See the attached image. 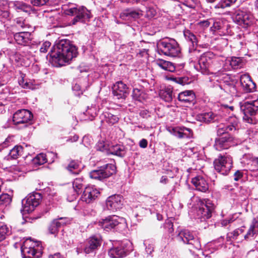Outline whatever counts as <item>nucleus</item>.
Masks as SVG:
<instances>
[{"label":"nucleus","mask_w":258,"mask_h":258,"mask_svg":"<svg viewBox=\"0 0 258 258\" xmlns=\"http://www.w3.org/2000/svg\"><path fill=\"white\" fill-rule=\"evenodd\" d=\"M115 166L113 164H106L90 172L91 178L101 180L107 178L115 172Z\"/></svg>","instance_id":"nucleus-10"},{"label":"nucleus","mask_w":258,"mask_h":258,"mask_svg":"<svg viewBox=\"0 0 258 258\" xmlns=\"http://www.w3.org/2000/svg\"><path fill=\"white\" fill-rule=\"evenodd\" d=\"M200 25L203 27H208L210 25V22L209 21H203L199 23Z\"/></svg>","instance_id":"nucleus-61"},{"label":"nucleus","mask_w":258,"mask_h":258,"mask_svg":"<svg viewBox=\"0 0 258 258\" xmlns=\"http://www.w3.org/2000/svg\"><path fill=\"white\" fill-rule=\"evenodd\" d=\"M123 205V198L121 196L115 195L109 197L106 201V206L108 210L116 211L120 209Z\"/></svg>","instance_id":"nucleus-15"},{"label":"nucleus","mask_w":258,"mask_h":258,"mask_svg":"<svg viewBox=\"0 0 258 258\" xmlns=\"http://www.w3.org/2000/svg\"><path fill=\"white\" fill-rule=\"evenodd\" d=\"M233 139L229 135L217 139L215 141V147L217 150L221 151L223 149H228L234 146Z\"/></svg>","instance_id":"nucleus-16"},{"label":"nucleus","mask_w":258,"mask_h":258,"mask_svg":"<svg viewBox=\"0 0 258 258\" xmlns=\"http://www.w3.org/2000/svg\"><path fill=\"white\" fill-rule=\"evenodd\" d=\"M156 63L157 66L165 71L173 72L175 70L174 64L170 61L158 59L156 60Z\"/></svg>","instance_id":"nucleus-31"},{"label":"nucleus","mask_w":258,"mask_h":258,"mask_svg":"<svg viewBox=\"0 0 258 258\" xmlns=\"http://www.w3.org/2000/svg\"><path fill=\"white\" fill-rule=\"evenodd\" d=\"M148 144V142L146 139H142L140 141L139 143V145L141 148H145L147 147Z\"/></svg>","instance_id":"nucleus-59"},{"label":"nucleus","mask_w":258,"mask_h":258,"mask_svg":"<svg viewBox=\"0 0 258 258\" xmlns=\"http://www.w3.org/2000/svg\"><path fill=\"white\" fill-rule=\"evenodd\" d=\"M49 0H30L31 3L35 6H41L45 5Z\"/></svg>","instance_id":"nucleus-53"},{"label":"nucleus","mask_w":258,"mask_h":258,"mask_svg":"<svg viewBox=\"0 0 258 258\" xmlns=\"http://www.w3.org/2000/svg\"><path fill=\"white\" fill-rule=\"evenodd\" d=\"M0 17L8 18L9 17V13L6 10H2L0 8Z\"/></svg>","instance_id":"nucleus-58"},{"label":"nucleus","mask_w":258,"mask_h":258,"mask_svg":"<svg viewBox=\"0 0 258 258\" xmlns=\"http://www.w3.org/2000/svg\"><path fill=\"white\" fill-rule=\"evenodd\" d=\"M119 218L118 216L113 215L108 216L104 219H102L98 223L99 225L103 229L106 231H109L114 228L119 224Z\"/></svg>","instance_id":"nucleus-19"},{"label":"nucleus","mask_w":258,"mask_h":258,"mask_svg":"<svg viewBox=\"0 0 258 258\" xmlns=\"http://www.w3.org/2000/svg\"><path fill=\"white\" fill-rule=\"evenodd\" d=\"M79 163L77 161H72L68 165L67 168L72 174H78L80 171Z\"/></svg>","instance_id":"nucleus-45"},{"label":"nucleus","mask_w":258,"mask_h":258,"mask_svg":"<svg viewBox=\"0 0 258 258\" xmlns=\"http://www.w3.org/2000/svg\"><path fill=\"white\" fill-rule=\"evenodd\" d=\"M101 244L99 236H93L88 239V243L84 248V252L90 253L94 251Z\"/></svg>","instance_id":"nucleus-21"},{"label":"nucleus","mask_w":258,"mask_h":258,"mask_svg":"<svg viewBox=\"0 0 258 258\" xmlns=\"http://www.w3.org/2000/svg\"><path fill=\"white\" fill-rule=\"evenodd\" d=\"M41 198V195L39 193L33 192L28 195L22 201L21 211L23 214L32 212L39 205Z\"/></svg>","instance_id":"nucleus-8"},{"label":"nucleus","mask_w":258,"mask_h":258,"mask_svg":"<svg viewBox=\"0 0 258 258\" xmlns=\"http://www.w3.org/2000/svg\"><path fill=\"white\" fill-rule=\"evenodd\" d=\"M109 145L105 144L104 143H99L98 144L97 146V150L105 152L107 154V150H108V148H109Z\"/></svg>","instance_id":"nucleus-51"},{"label":"nucleus","mask_w":258,"mask_h":258,"mask_svg":"<svg viewBox=\"0 0 258 258\" xmlns=\"http://www.w3.org/2000/svg\"><path fill=\"white\" fill-rule=\"evenodd\" d=\"M215 79L213 80L214 87L218 88L223 92L231 95L236 94L237 90L234 82L228 75L223 73L221 70L215 73Z\"/></svg>","instance_id":"nucleus-3"},{"label":"nucleus","mask_w":258,"mask_h":258,"mask_svg":"<svg viewBox=\"0 0 258 258\" xmlns=\"http://www.w3.org/2000/svg\"><path fill=\"white\" fill-rule=\"evenodd\" d=\"M215 170L223 175H227L233 165V160L229 155L220 154L214 161Z\"/></svg>","instance_id":"nucleus-6"},{"label":"nucleus","mask_w":258,"mask_h":258,"mask_svg":"<svg viewBox=\"0 0 258 258\" xmlns=\"http://www.w3.org/2000/svg\"><path fill=\"white\" fill-rule=\"evenodd\" d=\"M191 182L199 191L206 192L209 189L208 184L203 176H197L193 178Z\"/></svg>","instance_id":"nucleus-24"},{"label":"nucleus","mask_w":258,"mask_h":258,"mask_svg":"<svg viewBox=\"0 0 258 258\" xmlns=\"http://www.w3.org/2000/svg\"><path fill=\"white\" fill-rule=\"evenodd\" d=\"M168 178L166 176H162L160 179V182L165 184L167 182Z\"/></svg>","instance_id":"nucleus-64"},{"label":"nucleus","mask_w":258,"mask_h":258,"mask_svg":"<svg viewBox=\"0 0 258 258\" xmlns=\"http://www.w3.org/2000/svg\"><path fill=\"white\" fill-rule=\"evenodd\" d=\"M177 239L181 240L184 243L190 244L197 249H200L201 245L199 239L188 230H183L179 232Z\"/></svg>","instance_id":"nucleus-12"},{"label":"nucleus","mask_w":258,"mask_h":258,"mask_svg":"<svg viewBox=\"0 0 258 258\" xmlns=\"http://www.w3.org/2000/svg\"><path fill=\"white\" fill-rule=\"evenodd\" d=\"M23 258H39L42 255V246L40 241L27 239L21 246Z\"/></svg>","instance_id":"nucleus-4"},{"label":"nucleus","mask_w":258,"mask_h":258,"mask_svg":"<svg viewBox=\"0 0 258 258\" xmlns=\"http://www.w3.org/2000/svg\"><path fill=\"white\" fill-rule=\"evenodd\" d=\"M141 14L138 11L126 9L120 14V18L125 19L126 17L137 19L139 18Z\"/></svg>","instance_id":"nucleus-39"},{"label":"nucleus","mask_w":258,"mask_h":258,"mask_svg":"<svg viewBox=\"0 0 258 258\" xmlns=\"http://www.w3.org/2000/svg\"><path fill=\"white\" fill-rule=\"evenodd\" d=\"M76 47L70 43L68 40H61L56 43L51 52L52 61L62 66L77 56Z\"/></svg>","instance_id":"nucleus-1"},{"label":"nucleus","mask_w":258,"mask_h":258,"mask_svg":"<svg viewBox=\"0 0 258 258\" xmlns=\"http://www.w3.org/2000/svg\"><path fill=\"white\" fill-rule=\"evenodd\" d=\"M183 4L189 8H193L195 4V0H181Z\"/></svg>","instance_id":"nucleus-55"},{"label":"nucleus","mask_w":258,"mask_h":258,"mask_svg":"<svg viewBox=\"0 0 258 258\" xmlns=\"http://www.w3.org/2000/svg\"><path fill=\"white\" fill-rule=\"evenodd\" d=\"M227 127L229 128V131H235L238 128L239 120L236 116H230L226 120Z\"/></svg>","instance_id":"nucleus-34"},{"label":"nucleus","mask_w":258,"mask_h":258,"mask_svg":"<svg viewBox=\"0 0 258 258\" xmlns=\"http://www.w3.org/2000/svg\"><path fill=\"white\" fill-rule=\"evenodd\" d=\"M124 146L120 145H110L107 150V154L115 155L119 157H123L125 154Z\"/></svg>","instance_id":"nucleus-28"},{"label":"nucleus","mask_w":258,"mask_h":258,"mask_svg":"<svg viewBox=\"0 0 258 258\" xmlns=\"http://www.w3.org/2000/svg\"><path fill=\"white\" fill-rule=\"evenodd\" d=\"M73 186L74 190L76 192V194L74 195V198H76V196L79 194L80 190L83 186V179L82 178H76L73 181Z\"/></svg>","instance_id":"nucleus-41"},{"label":"nucleus","mask_w":258,"mask_h":258,"mask_svg":"<svg viewBox=\"0 0 258 258\" xmlns=\"http://www.w3.org/2000/svg\"><path fill=\"white\" fill-rule=\"evenodd\" d=\"M242 173L241 171L237 170L235 172L234 174V179L235 181H238L240 178H241L242 177Z\"/></svg>","instance_id":"nucleus-57"},{"label":"nucleus","mask_w":258,"mask_h":258,"mask_svg":"<svg viewBox=\"0 0 258 258\" xmlns=\"http://www.w3.org/2000/svg\"><path fill=\"white\" fill-rule=\"evenodd\" d=\"M159 95L161 99L167 102H170L173 99L172 90L169 88L161 90L160 91Z\"/></svg>","instance_id":"nucleus-33"},{"label":"nucleus","mask_w":258,"mask_h":258,"mask_svg":"<svg viewBox=\"0 0 258 258\" xmlns=\"http://www.w3.org/2000/svg\"><path fill=\"white\" fill-rule=\"evenodd\" d=\"M246 101L240 103V110L243 112V119L246 122L254 124L258 121V95L249 94Z\"/></svg>","instance_id":"nucleus-2"},{"label":"nucleus","mask_w":258,"mask_h":258,"mask_svg":"<svg viewBox=\"0 0 258 258\" xmlns=\"http://www.w3.org/2000/svg\"><path fill=\"white\" fill-rule=\"evenodd\" d=\"M176 82L182 85H184L187 83V80L185 78H177L175 79Z\"/></svg>","instance_id":"nucleus-56"},{"label":"nucleus","mask_w":258,"mask_h":258,"mask_svg":"<svg viewBox=\"0 0 258 258\" xmlns=\"http://www.w3.org/2000/svg\"><path fill=\"white\" fill-rule=\"evenodd\" d=\"M184 36L187 41L191 43L193 47L195 45H197L198 42L197 38L189 30H187L184 31Z\"/></svg>","instance_id":"nucleus-42"},{"label":"nucleus","mask_w":258,"mask_h":258,"mask_svg":"<svg viewBox=\"0 0 258 258\" xmlns=\"http://www.w3.org/2000/svg\"><path fill=\"white\" fill-rule=\"evenodd\" d=\"M33 163L37 165H40L47 162L46 155L43 153L37 155L32 160Z\"/></svg>","instance_id":"nucleus-44"},{"label":"nucleus","mask_w":258,"mask_h":258,"mask_svg":"<svg viewBox=\"0 0 258 258\" xmlns=\"http://www.w3.org/2000/svg\"><path fill=\"white\" fill-rule=\"evenodd\" d=\"M63 10L66 15L75 17L72 20L74 25L79 21L88 20L90 18V12L84 7H76L71 4L68 8L64 6Z\"/></svg>","instance_id":"nucleus-5"},{"label":"nucleus","mask_w":258,"mask_h":258,"mask_svg":"<svg viewBox=\"0 0 258 258\" xmlns=\"http://www.w3.org/2000/svg\"><path fill=\"white\" fill-rule=\"evenodd\" d=\"M231 221V219H225L221 222V224L223 226H226Z\"/></svg>","instance_id":"nucleus-62"},{"label":"nucleus","mask_w":258,"mask_h":258,"mask_svg":"<svg viewBox=\"0 0 258 258\" xmlns=\"http://www.w3.org/2000/svg\"><path fill=\"white\" fill-rule=\"evenodd\" d=\"M160 51L164 55L175 57L180 52L177 42L174 39H164L158 44Z\"/></svg>","instance_id":"nucleus-7"},{"label":"nucleus","mask_w":258,"mask_h":258,"mask_svg":"<svg viewBox=\"0 0 258 258\" xmlns=\"http://www.w3.org/2000/svg\"><path fill=\"white\" fill-rule=\"evenodd\" d=\"M189 57L191 61H195L197 59H199L200 57L201 51L200 50L196 48H189Z\"/></svg>","instance_id":"nucleus-46"},{"label":"nucleus","mask_w":258,"mask_h":258,"mask_svg":"<svg viewBox=\"0 0 258 258\" xmlns=\"http://www.w3.org/2000/svg\"><path fill=\"white\" fill-rule=\"evenodd\" d=\"M199 118L201 121L206 123L214 122L218 119V117L212 112L203 113L199 116Z\"/></svg>","instance_id":"nucleus-32"},{"label":"nucleus","mask_w":258,"mask_h":258,"mask_svg":"<svg viewBox=\"0 0 258 258\" xmlns=\"http://www.w3.org/2000/svg\"><path fill=\"white\" fill-rule=\"evenodd\" d=\"M49 258H64L59 253H56L53 255H50Z\"/></svg>","instance_id":"nucleus-63"},{"label":"nucleus","mask_w":258,"mask_h":258,"mask_svg":"<svg viewBox=\"0 0 258 258\" xmlns=\"http://www.w3.org/2000/svg\"><path fill=\"white\" fill-rule=\"evenodd\" d=\"M9 232V229L6 225L2 226L0 227V241L6 238V235Z\"/></svg>","instance_id":"nucleus-49"},{"label":"nucleus","mask_w":258,"mask_h":258,"mask_svg":"<svg viewBox=\"0 0 258 258\" xmlns=\"http://www.w3.org/2000/svg\"><path fill=\"white\" fill-rule=\"evenodd\" d=\"M132 97L134 99L140 102L145 100L147 96L143 90L136 88L134 89L132 93Z\"/></svg>","instance_id":"nucleus-37"},{"label":"nucleus","mask_w":258,"mask_h":258,"mask_svg":"<svg viewBox=\"0 0 258 258\" xmlns=\"http://www.w3.org/2000/svg\"><path fill=\"white\" fill-rule=\"evenodd\" d=\"M178 99L185 106L188 107L189 105L195 104L196 95L192 91L186 90L178 94Z\"/></svg>","instance_id":"nucleus-20"},{"label":"nucleus","mask_w":258,"mask_h":258,"mask_svg":"<svg viewBox=\"0 0 258 258\" xmlns=\"http://www.w3.org/2000/svg\"><path fill=\"white\" fill-rule=\"evenodd\" d=\"M31 34L28 32H21L14 34L15 41L19 44L26 45L30 41Z\"/></svg>","instance_id":"nucleus-26"},{"label":"nucleus","mask_w":258,"mask_h":258,"mask_svg":"<svg viewBox=\"0 0 258 258\" xmlns=\"http://www.w3.org/2000/svg\"><path fill=\"white\" fill-rule=\"evenodd\" d=\"M240 82L242 88L246 92H252L255 89V84L247 74H243L240 76Z\"/></svg>","instance_id":"nucleus-22"},{"label":"nucleus","mask_w":258,"mask_h":258,"mask_svg":"<svg viewBox=\"0 0 258 258\" xmlns=\"http://www.w3.org/2000/svg\"><path fill=\"white\" fill-rule=\"evenodd\" d=\"M100 194L99 191L92 186H88L85 188L81 197L82 201L87 204L93 202Z\"/></svg>","instance_id":"nucleus-18"},{"label":"nucleus","mask_w":258,"mask_h":258,"mask_svg":"<svg viewBox=\"0 0 258 258\" xmlns=\"http://www.w3.org/2000/svg\"><path fill=\"white\" fill-rule=\"evenodd\" d=\"M51 45L50 42L48 41L44 42L41 45L40 48V51L42 53H45L47 51V50L50 47Z\"/></svg>","instance_id":"nucleus-54"},{"label":"nucleus","mask_w":258,"mask_h":258,"mask_svg":"<svg viewBox=\"0 0 258 258\" xmlns=\"http://www.w3.org/2000/svg\"><path fill=\"white\" fill-rule=\"evenodd\" d=\"M23 148L21 146H15L10 150L8 155V158L16 159L21 155Z\"/></svg>","instance_id":"nucleus-36"},{"label":"nucleus","mask_w":258,"mask_h":258,"mask_svg":"<svg viewBox=\"0 0 258 258\" xmlns=\"http://www.w3.org/2000/svg\"><path fill=\"white\" fill-rule=\"evenodd\" d=\"M251 162V167L249 168V169L253 171L258 170V157L252 158Z\"/></svg>","instance_id":"nucleus-52"},{"label":"nucleus","mask_w":258,"mask_h":258,"mask_svg":"<svg viewBox=\"0 0 258 258\" xmlns=\"http://www.w3.org/2000/svg\"><path fill=\"white\" fill-rule=\"evenodd\" d=\"M140 115L143 118H146L147 116H149V112L146 110H141L140 112Z\"/></svg>","instance_id":"nucleus-60"},{"label":"nucleus","mask_w":258,"mask_h":258,"mask_svg":"<svg viewBox=\"0 0 258 258\" xmlns=\"http://www.w3.org/2000/svg\"><path fill=\"white\" fill-rule=\"evenodd\" d=\"M244 227H241L227 234V237L233 239H237L238 236L244 232Z\"/></svg>","instance_id":"nucleus-47"},{"label":"nucleus","mask_w":258,"mask_h":258,"mask_svg":"<svg viewBox=\"0 0 258 258\" xmlns=\"http://www.w3.org/2000/svg\"><path fill=\"white\" fill-rule=\"evenodd\" d=\"M244 64L243 60L240 57H232L230 60H227L223 66V69L229 71L231 69H237L242 68Z\"/></svg>","instance_id":"nucleus-23"},{"label":"nucleus","mask_w":258,"mask_h":258,"mask_svg":"<svg viewBox=\"0 0 258 258\" xmlns=\"http://www.w3.org/2000/svg\"><path fill=\"white\" fill-rule=\"evenodd\" d=\"M190 132V130L188 128L183 127L180 128L178 127H173L168 130L169 132L173 136L176 137L179 139L187 138L188 136L184 133V131Z\"/></svg>","instance_id":"nucleus-29"},{"label":"nucleus","mask_w":258,"mask_h":258,"mask_svg":"<svg viewBox=\"0 0 258 258\" xmlns=\"http://www.w3.org/2000/svg\"><path fill=\"white\" fill-rule=\"evenodd\" d=\"M126 253L127 249L124 248L123 243L119 246H114L108 251V255L111 258H122L124 257Z\"/></svg>","instance_id":"nucleus-25"},{"label":"nucleus","mask_w":258,"mask_h":258,"mask_svg":"<svg viewBox=\"0 0 258 258\" xmlns=\"http://www.w3.org/2000/svg\"><path fill=\"white\" fill-rule=\"evenodd\" d=\"M19 84L24 88H32V84L28 81H25L23 75H21V79L19 80Z\"/></svg>","instance_id":"nucleus-50"},{"label":"nucleus","mask_w":258,"mask_h":258,"mask_svg":"<svg viewBox=\"0 0 258 258\" xmlns=\"http://www.w3.org/2000/svg\"><path fill=\"white\" fill-rule=\"evenodd\" d=\"M236 2V0H220L215 6V9H225L230 7Z\"/></svg>","instance_id":"nucleus-43"},{"label":"nucleus","mask_w":258,"mask_h":258,"mask_svg":"<svg viewBox=\"0 0 258 258\" xmlns=\"http://www.w3.org/2000/svg\"><path fill=\"white\" fill-rule=\"evenodd\" d=\"M104 120L108 123L113 125L118 121V117L109 112H105L103 114Z\"/></svg>","instance_id":"nucleus-40"},{"label":"nucleus","mask_w":258,"mask_h":258,"mask_svg":"<svg viewBox=\"0 0 258 258\" xmlns=\"http://www.w3.org/2000/svg\"><path fill=\"white\" fill-rule=\"evenodd\" d=\"M16 10H20L26 13H30L32 10L31 6L28 5L22 2H12L10 4Z\"/></svg>","instance_id":"nucleus-30"},{"label":"nucleus","mask_w":258,"mask_h":258,"mask_svg":"<svg viewBox=\"0 0 258 258\" xmlns=\"http://www.w3.org/2000/svg\"><path fill=\"white\" fill-rule=\"evenodd\" d=\"M63 224L62 223L58 221L57 219L53 220L50 224L48 228L49 233L56 236L58 232L59 228Z\"/></svg>","instance_id":"nucleus-38"},{"label":"nucleus","mask_w":258,"mask_h":258,"mask_svg":"<svg viewBox=\"0 0 258 258\" xmlns=\"http://www.w3.org/2000/svg\"><path fill=\"white\" fill-rule=\"evenodd\" d=\"M215 60V55L212 52H206L200 55L198 60L199 68L197 66V69L199 70L202 74L208 75L210 73V69Z\"/></svg>","instance_id":"nucleus-9"},{"label":"nucleus","mask_w":258,"mask_h":258,"mask_svg":"<svg viewBox=\"0 0 258 258\" xmlns=\"http://www.w3.org/2000/svg\"><path fill=\"white\" fill-rule=\"evenodd\" d=\"M233 18L234 21L239 25L248 26L251 23L252 16L245 12L238 10L235 11Z\"/></svg>","instance_id":"nucleus-17"},{"label":"nucleus","mask_w":258,"mask_h":258,"mask_svg":"<svg viewBox=\"0 0 258 258\" xmlns=\"http://www.w3.org/2000/svg\"><path fill=\"white\" fill-rule=\"evenodd\" d=\"M112 93L116 99H124L128 95V88L122 81H118L113 85Z\"/></svg>","instance_id":"nucleus-14"},{"label":"nucleus","mask_w":258,"mask_h":258,"mask_svg":"<svg viewBox=\"0 0 258 258\" xmlns=\"http://www.w3.org/2000/svg\"><path fill=\"white\" fill-rule=\"evenodd\" d=\"M258 233V218H254L252 221L251 224L247 232V233L244 235V239L248 240L253 238L255 234Z\"/></svg>","instance_id":"nucleus-27"},{"label":"nucleus","mask_w":258,"mask_h":258,"mask_svg":"<svg viewBox=\"0 0 258 258\" xmlns=\"http://www.w3.org/2000/svg\"><path fill=\"white\" fill-rule=\"evenodd\" d=\"M214 209L215 206L210 200L202 201L197 212V218L201 221L209 219L211 217Z\"/></svg>","instance_id":"nucleus-11"},{"label":"nucleus","mask_w":258,"mask_h":258,"mask_svg":"<svg viewBox=\"0 0 258 258\" xmlns=\"http://www.w3.org/2000/svg\"><path fill=\"white\" fill-rule=\"evenodd\" d=\"M12 198L7 194H4L0 196V212L3 211L5 208L9 205L11 202Z\"/></svg>","instance_id":"nucleus-35"},{"label":"nucleus","mask_w":258,"mask_h":258,"mask_svg":"<svg viewBox=\"0 0 258 258\" xmlns=\"http://www.w3.org/2000/svg\"><path fill=\"white\" fill-rule=\"evenodd\" d=\"M229 128L227 127L226 124H220L217 126V135L218 136H222L224 134L228 133Z\"/></svg>","instance_id":"nucleus-48"},{"label":"nucleus","mask_w":258,"mask_h":258,"mask_svg":"<svg viewBox=\"0 0 258 258\" xmlns=\"http://www.w3.org/2000/svg\"><path fill=\"white\" fill-rule=\"evenodd\" d=\"M33 118L32 113L27 109H21L13 115V121L15 124H25L30 121Z\"/></svg>","instance_id":"nucleus-13"}]
</instances>
